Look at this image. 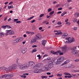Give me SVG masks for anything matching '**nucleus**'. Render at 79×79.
Wrapping results in <instances>:
<instances>
[{"label":"nucleus","instance_id":"nucleus-46","mask_svg":"<svg viewBox=\"0 0 79 79\" xmlns=\"http://www.w3.org/2000/svg\"><path fill=\"white\" fill-rule=\"evenodd\" d=\"M71 24V23H70V22H67V23H66V24H67V25H69L70 24Z\"/></svg>","mask_w":79,"mask_h":79},{"label":"nucleus","instance_id":"nucleus-42","mask_svg":"<svg viewBox=\"0 0 79 79\" xmlns=\"http://www.w3.org/2000/svg\"><path fill=\"white\" fill-rule=\"evenodd\" d=\"M44 60L45 61V63H47V61H48V60L47 59H44Z\"/></svg>","mask_w":79,"mask_h":79},{"label":"nucleus","instance_id":"nucleus-21","mask_svg":"<svg viewBox=\"0 0 79 79\" xmlns=\"http://www.w3.org/2000/svg\"><path fill=\"white\" fill-rule=\"evenodd\" d=\"M35 38V39L37 40H39L40 39V38H39V36H37V35H36V36L34 37Z\"/></svg>","mask_w":79,"mask_h":79},{"label":"nucleus","instance_id":"nucleus-63","mask_svg":"<svg viewBox=\"0 0 79 79\" xmlns=\"http://www.w3.org/2000/svg\"><path fill=\"white\" fill-rule=\"evenodd\" d=\"M7 18H8V17H6L4 19V20L6 21L7 19Z\"/></svg>","mask_w":79,"mask_h":79},{"label":"nucleus","instance_id":"nucleus-15","mask_svg":"<svg viewBox=\"0 0 79 79\" xmlns=\"http://www.w3.org/2000/svg\"><path fill=\"white\" fill-rule=\"evenodd\" d=\"M61 63V62L60 61V60H59V59H58L57 60V61H56V62L55 63V64H56V65H58V64H60V63Z\"/></svg>","mask_w":79,"mask_h":79},{"label":"nucleus","instance_id":"nucleus-48","mask_svg":"<svg viewBox=\"0 0 79 79\" xmlns=\"http://www.w3.org/2000/svg\"><path fill=\"white\" fill-rule=\"evenodd\" d=\"M37 46L36 45H33V46H32V48H34V47H37Z\"/></svg>","mask_w":79,"mask_h":79},{"label":"nucleus","instance_id":"nucleus-10","mask_svg":"<svg viewBox=\"0 0 79 79\" xmlns=\"http://www.w3.org/2000/svg\"><path fill=\"white\" fill-rule=\"evenodd\" d=\"M36 66L37 68H40L42 67L43 65L42 64L39 63L36 64Z\"/></svg>","mask_w":79,"mask_h":79},{"label":"nucleus","instance_id":"nucleus-7","mask_svg":"<svg viewBox=\"0 0 79 79\" xmlns=\"http://www.w3.org/2000/svg\"><path fill=\"white\" fill-rule=\"evenodd\" d=\"M72 53L73 55H74L75 56H76L79 57V53H78L77 51L75 49H72Z\"/></svg>","mask_w":79,"mask_h":79},{"label":"nucleus","instance_id":"nucleus-47","mask_svg":"<svg viewBox=\"0 0 79 79\" xmlns=\"http://www.w3.org/2000/svg\"><path fill=\"white\" fill-rule=\"evenodd\" d=\"M75 61L76 62H77L78 61H79V59H77L76 60H75Z\"/></svg>","mask_w":79,"mask_h":79},{"label":"nucleus","instance_id":"nucleus-11","mask_svg":"<svg viewBox=\"0 0 79 79\" xmlns=\"http://www.w3.org/2000/svg\"><path fill=\"white\" fill-rule=\"evenodd\" d=\"M42 71L40 69H36L34 70V73H40Z\"/></svg>","mask_w":79,"mask_h":79},{"label":"nucleus","instance_id":"nucleus-56","mask_svg":"<svg viewBox=\"0 0 79 79\" xmlns=\"http://www.w3.org/2000/svg\"><path fill=\"white\" fill-rule=\"evenodd\" d=\"M13 2H10L9 4V5H12V4H13Z\"/></svg>","mask_w":79,"mask_h":79},{"label":"nucleus","instance_id":"nucleus-19","mask_svg":"<svg viewBox=\"0 0 79 79\" xmlns=\"http://www.w3.org/2000/svg\"><path fill=\"white\" fill-rule=\"evenodd\" d=\"M48 78V77L47 76H41V78L42 79H47V78Z\"/></svg>","mask_w":79,"mask_h":79},{"label":"nucleus","instance_id":"nucleus-26","mask_svg":"<svg viewBox=\"0 0 79 79\" xmlns=\"http://www.w3.org/2000/svg\"><path fill=\"white\" fill-rule=\"evenodd\" d=\"M36 29V28L35 27V26L34 25H33L32 26V29L33 30H35Z\"/></svg>","mask_w":79,"mask_h":79},{"label":"nucleus","instance_id":"nucleus-54","mask_svg":"<svg viewBox=\"0 0 79 79\" xmlns=\"http://www.w3.org/2000/svg\"><path fill=\"white\" fill-rule=\"evenodd\" d=\"M63 9L62 7H60L58 8V10H61Z\"/></svg>","mask_w":79,"mask_h":79},{"label":"nucleus","instance_id":"nucleus-61","mask_svg":"<svg viewBox=\"0 0 79 79\" xmlns=\"http://www.w3.org/2000/svg\"><path fill=\"white\" fill-rule=\"evenodd\" d=\"M68 78H71V77H72V76L69 75L68 76Z\"/></svg>","mask_w":79,"mask_h":79},{"label":"nucleus","instance_id":"nucleus-9","mask_svg":"<svg viewBox=\"0 0 79 79\" xmlns=\"http://www.w3.org/2000/svg\"><path fill=\"white\" fill-rule=\"evenodd\" d=\"M28 67L29 66H32L34 65H35V63L32 61H30L29 62Z\"/></svg>","mask_w":79,"mask_h":79},{"label":"nucleus","instance_id":"nucleus-40","mask_svg":"<svg viewBox=\"0 0 79 79\" xmlns=\"http://www.w3.org/2000/svg\"><path fill=\"white\" fill-rule=\"evenodd\" d=\"M73 21L74 23H76V22H77V19H74L73 20Z\"/></svg>","mask_w":79,"mask_h":79},{"label":"nucleus","instance_id":"nucleus-1","mask_svg":"<svg viewBox=\"0 0 79 79\" xmlns=\"http://www.w3.org/2000/svg\"><path fill=\"white\" fill-rule=\"evenodd\" d=\"M55 61H56V60L55 58L53 59L52 60V61H49L48 62V64H46L44 66V67L41 68L42 71H45V70H46V71H49V70H50L51 68L53 67V63L55 62Z\"/></svg>","mask_w":79,"mask_h":79},{"label":"nucleus","instance_id":"nucleus-3","mask_svg":"<svg viewBox=\"0 0 79 79\" xmlns=\"http://www.w3.org/2000/svg\"><path fill=\"white\" fill-rule=\"evenodd\" d=\"M65 39L66 40H68V41H66L64 42L65 44H67V43H68V44H71V43H72V42H73L75 41L74 39L73 38L72 39L70 37H67Z\"/></svg>","mask_w":79,"mask_h":79},{"label":"nucleus","instance_id":"nucleus-16","mask_svg":"<svg viewBox=\"0 0 79 79\" xmlns=\"http://www.w3.org/2000/svg\"><path fill=\"white\" fill-rule=\"evenodd\" d=\"M11 30H6V33H5V35H9V34H10V32H11Z\"/></svg>","mask_w":79,"mask_h":79},{"label":"nucleus","instance_id":"nucleus-32","mask_svg":"<svg viewBox=\"0 0 79 79\" xmlns=\"http://www.w3.org/2000/svg\"><path fill=\"white\" fill-rule=\"evenodd\" d=\"M44 16V14H41L40 15V18H42V16Z\"/></svg>","mask_w":79,"mask_h":79},{"label":"nucleus","instance_id":"nucleus-20","mask_svg":"<svg viewBox=\"0 0 79 79\" xmlns=\"http://www.w3.org/2000/svg\"><path fill=\"white\" fill-rule=\"evenodd\" d=\"M26 52V49H23L22 50V53L24 54V53H25Z\"/></svg>","mask_w":79,"mask_h":79},{"label":"nucleus","instance_id":"nucleus-50","mask_svg":"<svg viewBox=\"0 0 79 79\" xmlns=\"http://www.w3.org/2000/svg\"><path fill=\"white\" fill-rule=\"evenodd\" d=\"M7 28H8V29H10L11 28V27L10 26L8 25V26H7Z\"/></svg>","mask_w":79,"mask_h":79},{"label":"nucleus","instance_id":"nucleus-45","mask_svg":"<svg viewBox=\"0 0 79 79\" xmlns=\"http://www.w3.org/2000/svg\"><path fill=\"white\" fill-rule=\"evenodd\" d=\"M63 52H60V53H59V55H63Z\"/></svg>","mask_w":79,"mask_h":79},{"label":"nucleus","instance_id":"nucleus-34","mask_svg":"<svg viewBox=\"0 0 79 79\" xmlns=\"http://www.w3.org/2000/svg\"><path fill=\"white\" fill-rule=\"evenodd\" d=\"M14 34V32H13V31H11L10 33V35H11L12 34Z\"/></svg>","mask_w":79,"mask_h":79},{"label":"nucleus","instance_id":"nucleus-2","mask_svg":"<svg viewBox=\"0 0 79 79\" xmlns=\"http://www.w3.org/2000/svg\"><path fill=\"white\" fill-rule=\"evenodd\" d=\"M18 68V65L16 64H13L10 66L8 69V71H12L13 69H16Z\"/></svg>","mask_w":79,"mask_h":79},{"label":"nucleus","instance_id":"nucleus-17","mask_svg":"<svg viewBox=\"0 0 79 79\" xmlns=\"http://www.w3.org/2000/svg\"><path fill=\"white\" fill-rule=\"evenodd\" d=\"M42 45L45 46V44L46 43V42H47V41L45 40H43L42 41Z\"/></svg>","mask_w":79,"mask_h":79},{"label":"nucleus","instance_id":"nucleus-30","mask_svg":"<svg viewBox=\"0 0 79 79\" xmlns=\"http://www.w3.org/2000/svg\"><path fill=\"white\" fill-rule=\"evenodd\" d=\"M57 76H58L59 77H61V76H62V74H57Z\"/></svg>","mask_w":79,"mask_h":79},{"label":"nucleus","instance_id":"nucleus-35","mask_svg":"<svg viewBox=\"0 0 79 79\" xmlns=\"http://www.w3.org/2000/svg\"><path fill=\"white\" fill-rule=\"evenodd\" d=\"M66 62H64L61 65V66H64V64H66Z\"/></svg>","mask_w":79,"mask_h":79},{"label":"nucleus","instance_id":"nucleus-51","mask_svg":"<svg viewBox=\"0 0 79 79\" xmlns=\"http://www.w3.org/2000/svg\"><path fill=\"white\" fill-rule=\"evenodd\" d=\"M47 59L48 60H48H51V58L50 57H48V58H47Z\"/></svg>","mask_w":79,"mask_h":79},{"label":"nucleus","instance_id":"nucleus-37","mask_svg":"<svg viewBox=\"0 0 79 79\" xmlns=\"http://www.w3.org/2000/svg\"><path fill=\"white\" fill-rule=\"evenodd\" d=\"M18 21V19H15L14 20V22H16V21Z\"/></svg>","mask_w":79,"mask_h":79},{"label":"nucleus","instance_id":"nucleus-60","mask_svg":"<svg viewBox=\"0 0 79 79\" xmlns=\"http://www.w3.org/2000/svg\"><path fill=\"white\" fill-rule=\"evenodd\" d=\"M47 21L46 20L45 21H44L43 22V24H44V23H47Z\"/></svg>","mask_w":79,"mask_h":79},{"label":"nucleus","instance_id":"nucleus-29","mask_svg":"<svg viewBox=\"0 0 79 79\" xmlns=\"http://www.w3.org/2000/svg\"><path fill=\"white\" fill-rule=\"evenodd\" d=\"M54 11H51L49 14V15H53V13H54Z\"/></svg>","mask_w":79,"mask_h":79},{"label":"nucleus","instance_id":"nucleus-27","mask_svg":"<svg viewBox=\"0 0 79 79\" xmlns=\"http://www.w3.org/2000/svg\"><path fill=\"white\" fill-rule=\"evenodd\" d=\"M37 52V50L35 49H33L32 52H31L32 53H34V52Z\"/></svg>","mask_w":79,"mask_h":79},{"label":"nucleus","instance_id":"nucleus-23","mask_svg":"<svg viewBox=\"0 0 79 79\" xmlns=\"http://www.w3.org/2000/svg\"><path fill=\"white\" fill-rule=\"evenodd\" d=\"M20 77H23L24 79H25V78L26 77V76L24 75H20Z\"/></svg>","mask_w":79,"mask_h":79},{"label":"nucleus","instance_id":"nucleus-64","mask_svg":"<svg viewBox=\"0 0 79 79\" xmlns=\"http://www.w3.org/2000/svg\"><path fill=\"white\" fill-rule=\"evenodd\" d=\"M23 75H27V76L28 75H29V73H23Z\"/></svg>","mask_w":79,"mask_h":79},{"label":"nucleus","instance_id":"nucleus-31","mask_svg":"<svg viewBox=\"0 0 79 79\" xmlns=\"http://www.w3.org/2000/svg\"><path fill=\"white\" fill-rule=\"evenodd\" d=\"M60 52H61V51H60V50H58L57 51V55H58V53H59L60 54Z\"/></svg>","mask_w":79,"mask_h":79},{"label":"nucleus","instance_id":"nucleus-52","mask_svg":"<svg viewBox=\"0 0 79 79\" xmlns=\"http://www.w3.org/2000/svg\"><path fill=\"white\" fill-rule=\"evenodd\" d=\"M75 31H76V30H77V27H75L74 29H73Z\"/></svg>","mask_w":79,"mask_h":79},{"label":"nucleus","instance_id":"nucleus-39","mask_svg":"<svg viewBox=\"0 0 79 79\" xmlns=\"http://www.w3.org/2000/svg\"><path fill=\"white\" fill-rule=\"evenodd\" d=\"M36 35H37L38 37H39V38H40V37L41 35H40V34L38 33L37 34H36Z\"/></svg>","mask_w":79,"mask_h":79},{"label":"nucleus","instance_id":"nucleus-41","mask_svg":"<svg viewBox=\"0 0 79 79\" xmlns=\"http://www.w3.org/2000/svg\"><path fill=\"white\" fill-rule=\"evenodd\" d=\"M34 22H35V20H33L31 22V23H34Z\"/></svg>","mask_w":79,"mask_h":79},{"label":"nucleus","instance_id":"nucleus-62","mask_svg":"<svg viewBox=\"0 0 79 79\" xmlns=\"http://www.w3.org/2000/svg\"><path fill=\"white\" fill-rule=\"evenodd\" d=\"M76 48H77L76 46H75L72 49V50H75V49H76Z\"/></svg>","mask_w":79,"mask_h":79},{"label":"nucleus","instance_id":"nucleus-5","mask_svg":"<svg viewBox=\"0 0 79 79\" xmlns=\"http://www.w3.org/2000/svg\"><path fill=\"white\" fill-rule=\"evenodd\" d=\"M29 67V65L28 64H25L23 65H21L19 67L20 69H21V70L23 69H26L27 68H28Z\"/></svg>","mask_w":79,"mask_h":79},{"label":"nucleus","instance_id":"nucleus-6","mask_svg":"<svg viewBox=\"0 0 79 79\" xmlns=\"http://www.w3.org/2000/svg\"><path fill=\"white\" fill-rule=\"evenodd\" d=\"M23 40V37L18 38L13 40L12 42H13V43H18V42H21V41H22Z\"/></svg>","mask_w":79,"mask_h":79},{"label":"nucleus","instance_id":"nucleus-38","mask_svg":"<svg viewBox=\"0 0 79 79\" xmlns=\"http://www.w3.org/2000/svg\"><path fill=\"white\" fill-rule=\"evenodd\" d=\"M65 62L66 64H68V63L69 62V61L68 60H67L66 61H65Z\"/></svg>","mask_w":79,"mask_h":79},{"label":"nucleus","instance_id":"nucleus-36","mask_svg":"<svg viewBox=\"0 0 79 79\" xmlns=\"http://www.w3.org/2000/svg\"><path fill=\"white\" fill-rule=\"evenodd\" d=\"M52 9L50 8L48 9V12H50V11H52Z\"/></svg>","mask_w":79,"mask_h":79},{"label":"nucleus","instance_id":"nucleus-28","mask_svg":"<svg viewBox=\"0 0 79 79\" xmlns=\"http://www.w3.org/2000/svg\"><path fill=\"white\" fill-rule=\"evenodd\" d=\"M7 26H8V25L5 26L4 25H3L2 27V28H5V29L6 28V27H7Z\"/></svg>","mask_w":79,"mask_h":79},{"label":"nucleus","instance_id":"nucleus-22","mask_svg":"<svg viewBox=\"0 0 79 79\" xmlns=\"http://www.w3.org/2000/svg\"><path fill=\"white\" fill-rule=\"evenodd\" d=\"M55 35H61L62 34V32H57V33H56L55 34Z\"/></svg>","mask_w":79,"mask_h":79},{"label":"nucleus","instance_id":"nucleus-58","mask_svg":"<svg viewBox=\"0 0 79 79\" xmlns=\"http://www.w3.org/2000/svg\"><path fill=\"white\" fill-rule=\"evenodd\" d=\"M53 76H54V75H52L51 76H49V77H53Z\"/></svg>","mask_w":79,"mask_h":79},{"label":"nucleus","instance_id":"nucleus-59","mask_svg":"<svg viewBox=\"0 0 79 79\" xmlns=\"http://www.w3.org/2000/svg\"><path fill=\"white\" fill-rule=\"evenodd\" d=\"M74 72H79V70H74Z\"/></svg>","mask_w":79,"mask_h":79},{"label":"nucleus","instance_id":"nucleus-44","mask_svg":"<svg viewBox=\"0 0 79 79\" xmlns=\"http://www.w3.org/2000/svg\"><path fill=\"white\" fill-rule=\"evenodd\" d=\"M26 32L27 34H30V33H31V31H27Z\"/></svg>","mask_w":79,"mask_h":79},{"label":"nucleus","instance_id":"nucleus-55","mask_svg":"<svg viewBox=\"0 0 79 79\" xmlns=\"http://www.w3.org/2000/svg\"><path fill=\"white\" fill-rule=\"evenodd\" d=\"M16 23H21V21H19L16 22Z\"/></svg>","mask_w":79,"mask_h":79},{"label":"nucleus","instance_id":"nucleus-24","mask_svg":"<svg viewBox=\"0 0 79 79\" xmlns=\"http://www.w3.org/2000/svg\"><path fill=\"white\" fill-rule=\"evenodd\" d=\"M65 6L66 8H68V7H69V5L68 3L65 4Z\"/></svg>","mask_w":79,"mask_h":79},{"label":"nucleus","instance_id":"nucleus-4","mask_svg":"<svg viewBox=\"0 0 79 79\" xmlns=\"http://www.w3.org/2000/svg\"><path fill=\"white\" fill-rule=\"evenodd\" d=\"M3 78H5V77H6V79H9L12 77L14 76V74L10 73L7 74H5L3 75Z\"/></svg>","mask_w":79,"mask_h":79},{"label":"nucleus","instance_id":"nucleus-13","mask_svg":"<svg viewBox=\"0 0 79 79\" xmlns=\"http://www.w3.org/2000/svg\"><path fill=\"white\" fill-rule=\"evenodd\" d=\"M53 55H58V54L57 53V51L55 52L54 51H51L50 52Z\"/></svg>","mask_w":79,"mask_h":79},{"label":"nucleus","instance_id":"nucleus-57","mask_svg":"<svg viewBox=\"0 0 79 79\" xmlns=\"http://www.w3.org/2000/svg\"><path fill=\"white\" fill-rule=\"evenodd\" d=\"M30 34L31 35H33V34H34V33L32 32H30Z\"/></svg>","mask_w":79,"mask_h":79},{"label":"nucleus","instance_id":"nucleus-12","mask_svg":"<svg viewBox=\"0 0 79 79\" xmlns=\"http://www.w3.org/2000/svg\"><path fill=\"white\" fill-rule=\"evenodd\" d=\"M58 59L60 61L61 63L62 61H64V57L62 56L60 57L59 59Z\"/></svg>","mask_w":79,"mask_h":79},{"label":"nucleus","instance_id":"nucleus-14","mask_svg":"<svg viewBox=\"0 0 79 79\" xmlns=\"http://www.w3.org/2000/svg\"><path fill=\"white\" fill-rule=\"evenodd\" d=\"M36 40L35 38H33V39H31V44H33V43H35V42L36 41Z\"/></svg>","mask_w":79,"mask_h":79},{"label":"nucleus","instance_id":"nucleus-43","mask_svg":"<svg viewBox=\"0 0 79 79\" xmlns=\"http://www.w3.org/2000/svg\"><path fill=\"white\" fill-rule=\"evenodd\" d=\"M57 24L60 25V24H61V23L60 22H59L57 23Z\"/></svg>","mask_w":79,"mask_h":79},{"label":"nucleus","instance_id":"nucleus-33","mask_svg":"<svg viewBox=\"0 0 79 79\" xmlns=\"http://www.w3.org/2000/svg\"><path fill=\"white\" fill-rule=\"evenodd\" d=\"M0 34L2 35V36H4V35H5V33L3 32H1L0 33Z\"/></svg>","mask_w":79,"mask_h":79},{"label":"nucleus","instance_id":"nucleus-25","mask_svg":"<svg viewBox=\"0 0 79 79\" xmlns=\"http://www.w3.org/2000/svg\"><path fill=\"white\" fill-rule=\"evenodd\" d=\"M64 75H70V76H71V74L70 73H64Z\"/></svg>","mask_w":79,"mask_h":79},{"label":"nucleus","instance_id":"nucleus-18","mask_svg":"<svg viewBox=\"0 0 79 79\" xmlns=\"http://www.w3.org/2000/svg\"><path fill=\"white\" fill-rule=\"evenodd\" d=\"M68 35V34L64 33L63 34V35H62V38H66V37Z\"/></svg>","mask_w":79,"mask_h":79},{"label":"nucleus","instance_id":"nucleus-49","mask_svg":"<svg viewBox=\"0 0 79 79\" xmlns=\"http://www.w3.org/2000/svg\"><path fill=\"white\" fill-rule=\"evenodd\" d=\"M46 74L47 75H50V74H51V73L50 72H47L46 73Z\"/></svg>","mask_w":79,"mask_h":79},{"label":"nucleus","instance_id":"nucleus-53","mask_svg":"<svg viewBox=\"0 0 79 79\" xmlns=\"http://www.w3.org/2000/svg\"><path fill=\"white\" fill-rule=\"evenodd\" d=\"M52 16V15H47V18H50V17Z\"/></svg>","mask_w":79,"mask_h":79},{"label":"nucleus","instance_id":"nucleus-8","mask_svg":"<svg viewBox=\"0 0 79 79\" xmlns=\"http://www.w3.org/2000/svg\"><path fill=\"white\" fill-rule=\"evenodd\" d=\"M66 48H67V46H65L64 47H62L61 48L62 51L63 52H65L66 51Z\"/></svg>","mask_w":79,"mask_h":79}]
</instances>
